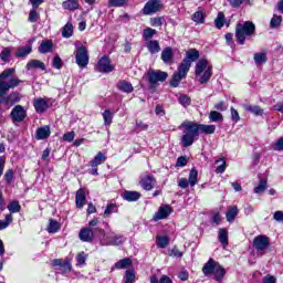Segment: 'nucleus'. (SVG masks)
<instances>
[{
	"label": "nucleus",
	"mask_w": 283,
	"mask_h": 283,
	"mask_svg": "<svg viewBox=\"0 0 283 283\" xmlns=\"http://www.w3.org/2000/svg\"><path fill=\"white\" fill-rule=\"evenodd\" d=\"M15 70L10 67L6 69L1 74H0V99L4 105H8V107H12V105H15V103H19L21 101V95L19 92H11L9 95L8 92L10 90H14V87H19L21 83H23V80H20L19 77H11L12 74H14ZM6 78H9L6 81Z\"/></svg>",
	"instance_id": "1"
},
{
	"label": "nucleus",
	"mask_w": 283,
	"mask_h": 283,
	"mask_svg": "<svg viewBox=\"0 0 283 283\" xmlns=\"http://www.w3.org/2000/svg\"><path fill=\"white\" fill-rule=\"evenodd\" d=\"M198 59H200V52L198 50L190 49L186 52V57L181 61L177 71L172 75L170 81L171 87H178V85H180V81H182V78H187V74H189V70H191V63L198 61Z\"/></svg>",
	"instance_id": "2"
},
{
	"label": "nucleus",
	"mask_w": 283,
	"mask_h": 283,
	"mask_svg": "<svg viewBox=\"0 0 283 283\" xmlns=\"http://www.w3.org/2000/svg\"><path fill=\"white\" fill-rule=\"evenodd\" d=\"M181 127H184L181 145L182 147H191V145H193V143H196L200 136V133L198 132V123L184 122Z\"/></svg>",
	"instance_id": "3"
},
{
	"label": "nucleus",
	"mask_w": 283,
	"mask_h": 283,
	"mask_svg": "<svg viewBox=\"0 0 283 283\" xmlns=\"http://www.w3.org/2000/svg\"><path fill=\"white\" fill-rule=\"evenodd\" d=\"M181 127H184L181 145L182 147H191V145H193V143H196L200 136V133L198 132V123L184 122Z\"/></svg>",
	"instance_id": "4"
},
{
	"label": "nucleus",
	"mask_w": 283,
	"mask_h": 283,
	"mask_svg": "<svg viewBox=\"0 0 283 283\" xmlns=\"http://www.w3.org/2000/svg\"><path fill=\"white\" fill-rule=\"evenodd\" d=\"M195 75L197 78L199 77L201 85L207 84L211 81V76H213V65H211L207 59L199 60L195 67Z\"/></svg>",
	"instance_id": "5"
},
{
	"label": "nucleus",
	"mask_w": 283,
	"mask_h": 283,
	"mask_svg": "<svg viewBox=\"0 0 283 283\" xmlns=\"http://www.w3.org/2000/svg\"><path fill=\"white\" fill-rule=\"evenodd\" d=\"M255 35V24L252 21H245L244 23H238L235 27V39L239 45H244L247 39H251Z\"/></svg>",
	"instance_id": "6"
},
{
	"label": "nucleus",
	"mask_w": 283,
	"mask_h": 283,
	"mask_svg": "<svg viewBox=\"0 0 283 283\" xmlns=\"http://www.w3.org/2000/svg\"><path fill=\"white\" fill-rule=\"evenodd\" d=\"M147 78L150 87H154L158 83H165L169 78V74L165 71L150 69L147 72Z\"/></svg>",
	"instance_id": "7"
},
{
	"label": "nucleus",
	"mask_w": 283,
	"mask_h": 283,
	"mask_svg": "<svg viewBox=\"0 0 283 283\" xmlns=\"http://www.w3.org/2000/svg\"><path fill=\"white\" fill-rule=\"evenodd\" d=\"M75 63L81 70H85L90 64V54L87 53V48L78 46L75 52Z\"/></svg>",
	"instance_id": "8"
},
{
	"label": "nucleus",
	"mask_w": 283,
	"mask_h": 283,
	"mask_svg": "<svg viewBox=\"0 0 283 283\" xmlns=\"http://www.w3.org/2000/svg\"><path fill=\"white\" fill-rule=\"evenodd\" d=\"M125 242V237L120 234H114V232L104 237L102 244L103 247H120Z\"/></svg>",
	"instance_id": "9"
},
{
	"label": "nucleus",
	"mask_w": 283,
	"mask_h": 283,
	"mask_svg": "<svg viewBox=\"0 0 283 283\" xmlns=\"http://www.w3.org/2000/svg\"><path fill=\"white\" fill-rule=\"evenodd\" d=\"M95 70L102 74H109V72H114V65H112L109 57L104 55L98 60Z\"/></svg>",
	"instance_id": "10"
},
{
	"label": "nucleus",
	"mask_w": 283,
	"mask_h": 283,
	"mask_svg": "<svg viewBox=\"0 0 283 283\" xmlns=\"http://www.w3.org/2000/svg\"><path fill=\"white\" fill-rule=\"evenodd\" d=\"M25 116H28V113L21 105L14 106L10 113V117L12 118L13 123H23V120H25Z\"/></svg>",
	"instance_id": "11"
},
{
	"label": "nucleus",
	"mask_w": 283,
	"mask_h": 283,
	"mask_svg": "<svg viewBox=\"0 0 283 283\" xmlns=\"http://www.w3.org/2000/svg\"><path fill=\"white\" fill-rule=\"evenodd\" d=\"M269 244H271V240L266 235H258L253 240V247L256 251H265L269 249Z\"/></svg>",
	"instance_id": "12"
},
{
	"label": "nucleus",
	"mask_w": 283,
	"mask_h": 283,
	"mask_svg": "<svg viewBox=\"0 0 283 283\" xmlns=\"http://www.w3.org/2000/svg\"><path fill=\"white\" fill-rule=\"evenodd\" d=\"M169 216H171V207L169 205H164L159 207L158 211L153 217V220L158 222V220H165V218H169Z\"/></svg>",
	"instance_id": "13"
},
{
	"label": "nucleus",
	"mask_w": 283,
	"mask_h": 283,
	"mask_svg": "<svg viewBox=\"0 0 283 283\" xmlns=\"http://www.w3.org/2000/svg\"><path fill=\"white\" fill-rule=\"evenodd\" d=\"M158 10H160V1L150 0L145 4L143 12L144 14L149 15L158 12Z\"/></svg>",
	"instance_id": "14"
},
{
	"label": "nucleus",
	"mask_w": 283,
	"mask_h": 283,
	"mask_svg": "<svg viewBox=\"0 0 283 283\" xmlns=\"http://www.w3.org/2000/svg\"><path fill=\"white\" fill-rule=\"evenodd\" d=\"M156 185V178H154V175H146L140 179V186L145 191H151Z\"/></svg>",
	"instance_id": "15"
},
{
	"label": "nucleus",
	"mask_w": 283,
	"mask_h": 283,
	"mask_svg": "<svg viewBox=\"0 0 283 283\" xmlns=\"http://www.w3.org/2000/svg\"><path fill=\"white\" fill-rule=\"evenodd\" d=\"M218 262L213 259H209L208 262L202 268V273L206 277H211L213 275L216 269L218 268Z\"/></svg>",
	"instance_id": "16"
},
{
	"label": "nucleus",
	"mask_w": 283,
	"mask_h": 283,
	"mask_svg": "<svg viewBox=\"0 0 283 283\" xmlns=\"http://www.w3.org/2000/svg\"><path fill=\"white\" fill-rule=\"evenodd\" d=\"M33 106L38 114H44V112L50 107L48 101L42 97L33 99Z\"/></svg>",
	"instance_id": "17"
},
{
	"label": "nucleus",
	"mask_w": 283,
	"mask_h": 283,
	"mask_svg": "<svg viewBox=\"0 0 283 283\" xmlns=\"http://www.w3.org/2000/svg\"><path fill=\"white\" fill-rule=\"evenodd\" d=\"M78 238L82 242H94V230L91 228H82Z\"/></svg>",
	"instance_id": "18"
},
{
	"label": "nucleus",
	"mask_w": 283,
	"mask_h": 283,
	"mask_svg": "<svg viewBox=\"0 0 283 283\" xmlns=\"http://www.w3.org/2000/svg\"><path fill=\"white\" fill-rule=\"evenodd\" d=\"M161 61L165 65H172L174 63V49L167 46L161 51Z\"/></svg>",
	"instance_id": "19"
},
{
	"label": "nucleus",
	"mask_w": 283,
	"mask_h": 283,
	"mask_svg": "<svg viewBox=\"0 0 283 283\" xmlns=\"http://www.w3.org/2000/svg\"><path fill=\"white\" fill-rule=\"evenodd\" d=\"M75 205L77 209H83L87 205V196L84 189H78L75 195Z\"/></svg>",
	"instance_id": "20"
},
{
	"label": "nucleus",
	"mask_w": 283,
	"mask_h": 283,
	"mask_svg": "<svg viewBox=\"0 0 283 283\" xmlns=\"http://www.w3.org/2000/svg\"><path fill=\"white\" fill-rule=\"evenodd\" d=\"M53 48H54V43L52 42V40H43L40 43L38 51L40 52V54H48L52 52Z\"/></svg>",
	"instance_id": "21"
},
{
	"label": "nucleus",
	"mask_w": 283,
	"mask_h": 283,
	"mask_svg": "<svg viewBox=\"0 0 283 283\" xmlns=\"http://www.w3.org/2000/svg\"><path fill=\"white\" fill-rule=\"evenodd\" d=\"M122 198L127 202H136L140 200V192L126 190L123 192Z\"/></svg>",
	"instance_id": "22"
},
{
	"label": "nucleus",
	"mask_w": 283,
	"mask_h": 283,
	"mask_svg": "<svg viewBox=\"0 0 283 283\" xmlns=\"http://www.w3.org/2000/svg\"><path fill=\"white\" fill-rule=\"evenodd\" d=\"M27 70H42L45 71V63L39 61V60H30L27 65Z\"/></svg>",
	"instance_id": "23"
},
{
	"label": "nucleus",
	"mask_w": 283,
	"mask_h": 283,
	"mask_svg": "<svg viewBox=\"0 0 283 283\" xmlns=\"http://www.w3.org/2000/svg\"><path fill=\"white\" fill-rule=\"evenodd\" d=\"M199 134H216V125L197 124Z\"/></svg>",
	"instance_id": "24"
},
{
	"label": "nucleus",
	"mask_w": 283,
	"mask_h": 283,
	"mask_svg": "<svg viewBox=\"0 0 283 283\" xmlns=\"http://www.w3.org/2000/svg\"><path fill=\"white\" fill-rule=\"evenodd\" d=\"M218 239L223 248L229 247V231H227V229L224 228L219 229Z\"/></svg>",
	"instance_id": "25"
},
{
	"label": "nucleus",
	"mask_w": 283,
	"mask_h": 283,
	"mask_svg": "<svg viewBox=\"0 0 283 283\" xmlns=\"http://www.w3.org/2000/svg\"><path fill=\"white\" fill-rule=\"evenodd\" d=\"M107 160V155L99 151L97 155L90 161L92 167H97L98 165H103Z\"/></svg>",
	"instance_id": "26"
},
{
	"label": "nucleus",
	"mask_w": 283,
	"mask_h": 283,
	"mask_svg": "<svg viewBox=\"0 0 283 283\" xmlns=\"http://www.w3.org/2000/svg\"><path fill=\"white\" fill-rule=\"evenodd\" d=\"M243 108L245 109V112H250V114H253L254 116H262L264 114V109H262L258 105L253 106V105L244 104Z\"/></svg>",
	"instance_id": "27"
},
{
	"label": "nucleus",
	"mask_w": 283,
	"mask_h": 283,
	"mask_svg": "<svg viewBox=\"0 0 283 283\" xmlns=\"http://www.w3.org/2000/svg\"><path fill=\"white\" fill-rule=\"evenodd\" d=\"M214 280L217 282H222V280H224V275H227V271L224 270V268L222 265H220V263L217 265V268L214 269V272L212 273Z\"/></svg>",
	"instance_id": "28"
},
{
	"label": "nucleus",
	"mask_w": 283,
	"mask_h": 283,
	"mask_svg": "<svg viewBox=\"0 0 283 283\" xmlns=\"http://www.w3.org/2000/svg\"><path fill=\"white\" fill-rule=\"evenodd\" d=\"M146 48L150 54H158L160 52V43L157 40L148 41Z\"/></svg>",
	"instance_id": "29"
},
{
	"label": "nucleus",
	"mask_w": 283,
	"mask_h": 283,
	"mask_svg": "<svg viewBox=\"0 0 283 283\" xmlns=\"http://www.w3.org/2000/svg\"><path fill=\"white\" fill-rule=\"evenodd\" d=\"M117 88L120 92H125L126 94H132V92H134V86L132 85V83L125 80L117 83Z\"/></svg>",
	"instance_id": "30"
},
{
	"label": "nucleus",
	"mask_w": 283,
	"mask_h": 283,
	"mask_svg": "<svg viewBox=\"0 0 283 283\" xmlns=\"http://www.w3.org/2000/svg\"><path fill=\"white\" fill-rule=\"evenodd\" d=\"M36 138L38 140H45V138H50V126L40 127L36 129Z\"/></svg>",
	"instance_id": "31"
},
{
	"label": "nucleus",
	"mask_w": 283,
	"mask_h": 283,
	"mask_svg": "<svg viewBox=\"0 0 283 283\" xmlns=\"http://www.w3.org/2000/svg\"><path fill=\"white\" fill-rule=\"evenodd\" d=\"M29 54H32V45L19 48L15 52L17 59H25Z\"/></svg>",
	"instance_id": "32"
},
{
	"label": "nucleus",
	"mask_w": 283,
	"mask_h": 283,
	"mask_svg": "<svg viewBox=\"0 0 283 283\" xmlns=\"http://www.w3.org/2000/svg\"><path fill=\"white\" fill-rule=\"evenodd\" d=\"M156 242L159 249H167L171 242V239L167 235H158L156 237Z\"/></svg>",
	"instance_id": "33"
},
{
	"label": "nucleus",
	"mask_w": 283,
	"mask_h": 283,
	"mask_svg": "<svg viewBox=\"0 0 283 283\" xmlns=\"http://www.w3.org/2000/svg\"><path fill=\"white\" fill-rule=\"evenodd\" d=\"M62 8L64 10H70V12H74V10H78V0H65L62 3Z\"/></svg>",
	"instance_id": "34"
},
{
	"label": "nucleus",
	"mask_w": 283,
	"mask_h": 283,
	"mask_svg": "<svg viewBox=\"0 0 283 283\" xmlns=\"http://www.w3.org/2000/svg\"><path fill=\"white\" fill-rule=\"evenodd\" d=\"M127 266H132V259L125 258L119 261H117L114 266L111 269V271H114L115 269H127Z\"/></svg>",
	"instance_id": "35"
},
{
	"label": "nucleus",
	"mask_w": 283,
	"mask_h": 283,
	"mask_svg": "<svg viewBox=\"0 0 283 283\" xmlns=\"http://www.w3.org/2000/svg\"><path fill=\"white\" fill-rule=\"evenodd\" d=\"M238 213H239L238 206L230 207L226 214L227 221L233 222L235 220V218H238Z\"/></svg>",
	"instance_id": "36"
},
{
	"label": "nucleus",
	"mask_w": 283,
	"mask_h": 283,
	"mask_svg": "<svg viewBox=\"0 0 283 283\" xmlns=\"http://www.w3.org/2000/svg\"><path fill=\"white\" fill-rule=\"evenodd\" d=\"M61 230V223L54 219L49 220L48 231L49 233H57Z\"/></svg>",
	"instance_id": "37"
},
{
	"label": "nucleus",
	"mask_w": 283,
	"mask_h": 283,
	"mask_svg": "<svg viewBox=\"0 0 283 283\" xmlns=\"http://www.w3.org/2000/svg\"><path fill=\"white\" fill-rule=\"evenodd\" d=\"M74 34V25L72 23L67 22L63 29H62V36L64 39H70Z\"/></svg>",
	"instance_id": "38"
},
{
	"label": "nucleus",
	"mask_w": 283,
	"mask_h": 283,
	"mask_svg": "<svg viewBox=\"0 0 283 283\" xmlns=\"http://www.w3.org/2000/svg\"><path fill=\"white\" fill-rule=\"evenodd\" d=\"M125 283H134L136 282V271L134 269H128L124 275Z\"/></svg>",
	"instance_id": "39"
},
{
	"label": "nucleus",
	"mask_w": 283,
	"mask_h": 283,
	"mask_svg": "<svg viewBox=\"0 0 283 283\" xmlns=\"http://www.w3.org/2000/svg\"><path fill=\"white\" fill-rule=\"evenodd\" d=\"M209 120L210 123H222L224 120V117L221 115L218 111H212L209 114Z\"/></svg>",
	"instance_id": "40"
},
{
	"label": "nucleus",
	"mask_w": 283,
	"mask_h": 283,
	"mask_svg": "<svg viewBox=\"0 0 283 283\" xmlns=\"http://www.w3.org/2000/svg\"><path fill=\"white\" fill-rule=\"evenodd\" d=\"M188 182L190 187H196V185H198V170L196 168L190 170Z\"/></svg>",
	"instance_id": "41"
},
{
	"label": "nucleus",
	"mask_w": 283,
	"mask_h": 283,
	"mask_svg": "<svg viewBox=\"0 0 283 283\" xmlns=\"http://www.w3.org/2000/svg\"><path fill=\"white\" fill-rule=\"evenodd\" d=\"M224 12H219L217 18L214 19V25L218 30H222L224 28Z\"/></svg>",
	"instance_id": "42"
},
{
	"label": "nucleus",
	"mask_w": 283,
	"mask_h": 283,
	"mask_svg": "<svg viewBox=\"0 0 283 283\" xmlns=\"http://www.w3.org/2000/svg\"><path fill=\"white\" fill-rule=\"evenodd\" d=\"M11 56H12V50H10V48H4V49L0 52V60H1L3 63H9Z\"/></svg>",
	"instance_id": "43"
},
{
	"label": "nucleus",
	"mask_w": 283,
	"mask_h": 283,
	"mask_svg": "<svg viewBox=\"0 0 283 283\" xmlns=\"http://www.w3.org/2000/svg\"><path fill=\"white\" fill-rule=\"evenodd\" d=\"M216 164L219 165L216 168V174H224V171L227 170V161L222 158H219L216 160Z\"/></svg>",
	"instance_id": "44"
},
{
	"label": "nucleus",
	"mask_w": 283,
	"mask_h": 283,
	"mask_svg": "<svg viewBox=\"0 0 283 283\" xmlns=\"http://www.w3.org/2000/svg\"><path fill=\"white\" fill-rule=\"evenodd\" d=\"M268 57H266V53H255L254 54V63L256 65H264V63H266Z\"/></svg>",
	"instance_id": "45"
},
{
	"label": "nucleus",
	"mask_w": 283,
	"mask_h": 283,
	"mask_svg": "<svg viewBox=\"0 0 283 283\" xmlns=\"http://www.w3.org/2000/svg\"><path fill=\"white\" fill-rule=\"evenodd\" d=\"M76 266H85V263L87 262V254L82 251L76 255Z\"/></svg>",
	"instance_id": "46"
},
{
	"label": "nucleus",
	"mask_w": 283,
	"mask_h": 283,
	"mask_svg": "<svg viewBox=\"0 0 283 283\" xmlns=\"http://www.w3.org/2000/svg\"><path fill=\"white\" fill-rule=\"evenodd\" d=\"M178 102L182 105V107H189L191 105V97L187 94H181L178 97Z\"/></svg>",
	"instance_id": "47"
},
{
	"label": "nucleus",
	"mask_w": 283,
	"mask_h": 283,
	"mask_svg": "<svg viewBox=\"0 0 283 283\" xmlns=\"http://www.w3.org/2000/svg\"><path fill=\"white\" fill-rule=\"evenodd\" d=\"M12 222V214H6L4 220H0V231L8 229Z\"/></svg>",
	"instance_id": "48"
},
{
	"label": "nucleus",
	"mask_w": 283,
	"mask_h": 283,
	"mask_svg": "<svg viewBox=\"0 0 283 283\" xmlns=\"http://www.w3.org/2000/svg\"><path fill=\"white\" fill-rule=\"evenodd\" d=\"M7 209L10 211V213H19L21 211V205L19 201H12Z\"/></svg>",
	"instance_id": "49"
},
{
	"label": "nucleus",
	"mask_w": 283,
	"mask_h": 283,
	"mask_svg": "<svg viewBox=\"0 0 283 283\" xmlns=\"http://www.w3.org/2000/svg\"><path fill=\"white\" fill-rule=\"evenodd\" d=\"M154 34H156V29L147 28L143 32V36L145 41H151L154 39Z\"/></svg>",
	"instance_id": "50"
},
{
	"label": "nucleus",
	"mask_w": 283,
	"mask_h": 283,
	"mask_svg": "<svg viewBox=\"0 0 283 283\" xmlns=\"http://www.w3.org/2000/svg\"><path fill=\"white\" fill-rule=\"evenodd\" d=\"M102 116L104 118V124L105 125H112V120L114 118V114H112V111H109V109L104 111Z\"/></svg>",
	"instance_id": "51"
},
{
	"label": "nucleus",
	"mask_w": 283,
	"mask_h": 283,
	"mask_svg": "<svg viewBox=\"0 0 283 283\" xmlns=\"http://www.w3.org/2000/svg\"><path fill=\"white\" fill-rule=\"evenodd\" d=\"M264 191H266V180L265 179H261L258 187L254 188V193H264Z\"/></svg>",
	"instance_id": "52"
},
{
	"label": "nucleus",
	"mask_w": 283,
	"mask_h": 283,
	"mask_svg": "<svg viewBox=\"0 0 283 283\" xmlns=\"http://www.w3.org/2000/svg\"><path fill=\"white\" fill-rule=\"evenodd\" d=\"M282 25V15L274 14L270 21L271 28H280Z\"/></svg>",
	"instance_id": "53"
},
{
	"label": "nucleus",
	"mask_w": 283,
	"mask_h": 283,
	"mask_svg": "<svg viewBox=\"0 0 283 283\" xmlns=\"http://www.w3.org/2000/svg\"><path fill=\"white\" fill-rule=\"evenodd\" d=\"M28 21L30 23H36V21H39V12H36V9L32 8V10H30Z\"/></svg>",
	"instance_id": "54"
},
{
	"label": "nucleus",
	"mask_w": 283,
	"mask_h": 283,
	"mask_svg": "<svg viewBox=\"0 0 283 283\" xmlns=\"http://www.w3.org/2000/svg\"><path fill=\"white\" fill-rule=\"evenodd\" d=\"M195 23H205V14L201 11H197L192 15Z\"/></svg>",
	"instance_id": "55"
},
{
	"label": "nucleus",
	"mask_w": 283,
	"mask_h": 283,
	"mask_svg": "<svg viewBox=\"0 0 283 283\" xmlns=\"http://www.w3.org/2000/svg\"><path fill=\"white\" fill-rule=\"evenodd\" d=\"M52 66H53L55 70H61V67H63V60H61V56L55 55V56L53 57Z\"/></svg>",
	"instance_id": "56"
},
{
	"label": "nucleus",
	"mask_w": 283,
	"mask_h": 283,
	"mask_svg": "<svg viewBox=\"0 0 283 283\" xmlns=\"http://www.w3.org/2000/svg\"><path fill=\"white\" fill-rule=\"evenodd\" d=\"M127 3V0H109L108 4L111 8H123Z\"/></svg>",
	"instance_id": "57"
},
{
	"label": "nucleus",
	"mask_w": 283,
	"mask_h": 283,
	"mask_svg": "<svg viewBox=\"0 0 283 283\" xmlns=\"http://www.w3.org/2000/svg\"><path fill=\"white\" fill-rule=\"evenodd\" d=\"M62 273H70L72 271V262L64 260L61 266Z\"/></svg>",
	"instance_id": "58"
},
{
	"label": "nucleus",
	"mask_w": 283,
	"mask_h": 283,
	"mask_svg": "<svg viewBox=\"0 0 283 283\" xmlns=\"http://www.w3.org/2000/svg\"><path fill=\"white\" fill-rule=\"evenodd\" d=\"M4 180L7 185H10L12 180H14V170L12 169L7 170L4 174Z\"/></svg>",
	"instance_id": "59"
},
{
	"label": "nucleus",
	"mask_w": 283,
	"mask_h": 283,
	"mask_svg": "<svg viewBox=\"0 0 283 283\" xmlns=\"http://www.w3.org/2000/svg\"><path fill=\"white\" fill-rule=\"evenodd\" d=\"M165 21V18L158 17V18H153L150 20V23L154 28H160L163 25V22Z\"/></svg>",
	"instance_id": "60"
},
{
	"label": "nucleus",
	"mask_w": 283,
	"mask_h": 283,
	"mask_svg": "<svg viewBox=\"0 0 283 283\" xmlns=\"http://www.w3.org/2000/svg\"><path fill=\"white\" fill-rule=\"evenodd\" d=\"M189 163V159L185 156H180L177 159L176 167H187V164Z\"/></svg>",
	"instance_id": "61"
},
{
	"label": "nucleus",
	"mask_w": 283,
	"mask_h": 283,
	"mask_svg": "<svg viewBox=\"0 0 283 283\" xmlns=\"http://www.w3.org/2000/svg\"><path fill=\"white\" fill-rule=\"evenodd\" d=\"M230 112H231V118L233 123H238L240 120V114L238 113V109H235L234 107H231Z\"/></svg>",
	"instance_id": "62"
},
{
	"label": "nucleus",
	"mask_w": 283,
	"mask_h": 283,
	"mask_svg": "<svg viewBox=\"0 0 283 283\" xmlns=\"http://www.w3.org/2000/svg\"><path fill=\"white\" fill-rule=\"evenodd\" d=\"M274 149L276 151H283V136L276 140Z\"/></svg>",
	"instance_id": "63"
},
{
	"label": "nucleus",
	"mask_w": 283,
	"mask_h": 283,
	"mask_svg": "<svg viewBox=\"0 0 283 283\" xmlns=\"http://www.w3.org/2000/svg\"><path fill=\"white\" fill-rule=\"evenodd\" d=\"M273 218L276 222H283V211H275Z\"/></svg>",
	"instance_id": "64"
}]
</instances>
